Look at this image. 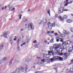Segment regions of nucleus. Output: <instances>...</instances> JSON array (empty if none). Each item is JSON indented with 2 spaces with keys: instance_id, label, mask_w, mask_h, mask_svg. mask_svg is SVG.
<instances>
[{
  "instance_id": "56",
  "label": "nucleus",
  "mask_w": 73,
  "mask_h": 73,
  "mask_svg": "<svg viewBox=\"0 0 73 73\" xmlns=\"http://www.w3.org/2000/svg\"><path fill=\"white\" fill-rule=\"evenodd\" d=\"M38 72H40L39 71L36 72L35 73H38Z\"/></svg>"
},
{
  "instance_id": "57",
  "label": "nucleus",
  "mask_w": 73,
  "mask_h": 73,
  "mask_svg": "<svg viewBox=\"0 0 73 73\" xmlns=\"http://www.w3.org/2000/svg\"><path fill=\"white\" fill-rule=\"evenodd\" d=\"M30 11H31V9H29L28 10V11L29 12H30Z\"/></svg>"
},
{
  "instance_id": "28",
  "label": "nucleus",
  "mask_w": 73,
  "mask_h": 73,
  "mask_svg": "<svg viewBox=\"0 0 73 73\" xmlns=\"http://www.w3.org/2000/svg\"><path fill=\"white\" fill-rule=\"evenodd\" d=\"M54 40V38L52 39L50 41V42H51V43H52V42H54V41L53 40Z\"/></svg>"
},
{
  "instance_id": "17",
  "label": "nucleus",
  "mask_w": 73,
  "mask_h": 73,
  "mask_svg": "<svg viewBox=\"0 0 73 73\" xmlns=\"http://www.w3.org/2000/svg\"><path fill=\"white\" fill-rule=\"evenodd\" d=\"M70 41L69 40H67L65 42V44H68V45H69V44H70Z\"/></svg>"
},
{
  "instance_id": "64",
  "label": "nucleus",
  "mask_w": 73,
  "mask_h": 73,
  "mask_svg": "<svg viewBox=\"0 0 73 73\" xmlns=\"http://www.w3.org/2000/svg\"><path fill=\"white\" fill-rule=\"evenodd\" d=\"M73 60H71V62H73Z\"/></svg>"
},
{
  "instance_id": "21",
  "label": "nucleus",
  "mask_w": 73,
  "mask_h": 73,
  "mask_svg": "<svg viewBox=\"0 0 73 73\" xmlns=\"http://www.w3.org/2000/svg\"><path fill=\"white\" fill-rule=\"evenodd\" d=\"M63 33H64V34H66V35H69V33H70L69 32H66V31L64 30L63 31Z\"/></svg>"
},
{
  "instance_id": "30",
  "label": "nucleus",
  "mask_w": 73,
  "mask_h": 73,
  "mask_svg": "<svg viewBox=\"0 0 73 73\" xmlns=\"http://www.w3.org/2000/svg\"><path fill=\"white\" fill-rule=\"evenodd\" d=\"M3 47H4V45H3V44H2L1 45L0 49H3Z\"/></svg>"
},
{
  "instance_id": "46",
  "label": "nucleus",
  "mask_w": 73,
  "mask_h": 73,
  "mask_svg": "<svg viewBox=\"0 0 73 73\" xmlns=\"http://www.w3.org/2000/svg\"><path fill=\"white\" fill-rule=\"evenodd\" d=\"M55 26V25L54 24H52V27H54Z\"/></svg>"
},
{
  "instance_id": "16",
  "label": "nucleus",
  "mask_w": 73,
  "mask_h": 73,
  "mask_svg": "<svg viewBox=\"0 0 73 73\" xmlns=\"http://www.w3.org/2000/svg\"><path fill=\"white\" fill-rule=\"evenodd\" d=\"M53 50H52L48 51V54H50L51 53H52V55L53 56V55L54 54V53H53Z\"/></svg>"
},
{
  "instance_id": "9",
  "label": "nucleus",
  "mask_w": 73,
  "mask_h": 73,
  "mask_svg": "<svg viewBox=\"0 0 73 73\" xmlns=\"http://www.w3.org/2000/svg\"><path fill=\"white\" fill-rule=\"evenodd\" d=\"M61 45V44H55L53 46L54 48L56 47L58 49L59 48H60V46Z\"/></svg>"
},
{
  "instance_id": "35",
  "label": "nucleus",
  "mask_w": 73,
  "mask_h": 73,
  "mask_svg": "<svg viewBox=\"0 0 73 73\" xmlns=\"http://www.w3.org/2000/svg\"><path fill=\"white\" fill-rule=\"evenodd\" d=\"M67 17L68 16L66 15L64 16L63 17V18H64V19H66V18H67Z\"/></svg>"
},
{
  "instance_id": "26",
  "label": "nucleus",
  "mask_w": 73,
  "mask_h": 73,
  "mask_svg": "<svg viewBox=\"0 0 73 73\" xmlns=\"http://www.w3.org/2000/svg\"><path fill=\"white\" fill-rule=\"evenodd\" d=\"M67 22H68V23H72V21L71 20L69 19L67 20Z\"/></svg>"
},
{
  "instance_id": "27",
  "label": "nucleus",
  "mask_w": 73,
  "mask_h": 73,
  "mask_svg": "<svg viewBox=\"0 0 73 73\" xmlns=\"http://www.w3.org/2000/svg\"><path fill=\"white\" fill-rule=\"evenodd\" d=\"M45 60H46V59H42L41 60V61L42 62H43L44 63V62H45Z\"/></svg>"
},
{
  "instance_id": "12",
  "label": "nucleus",
  "mask_w": 73,
  "mask_h": 73,
  "mask_svg": "<svg viewBox=\"0 0 73 73\" xmlns=\"http://www.w3.org/2000/svg\"><path fill=\"white\" fill-rule=\"evenodd\" d=\"M43 22L44 24H46L48 22L47 21V20H46V19L45 18V17H43Z\"/></svg>"
},
{
  "instance_id": "2",
  "label": "nucleus",
  "mask_w": 73,
  "mask_h": 73,
  "mask_svg": "<svg viewBox=\"0 0 73 73\" xmlns=\"http://www.w3.org/2000/svg\"><path fill=\"white\" fill-rule=\"evenodd\" d=\"M25 27L26 29L30 28L32 30H33L35 28V27L33 24L32 23H29L27 22L25 24Z\"/></svg>"
},
{
  "instance_id": "24",
  "label": "nucleus",
  "mask_w": 73,
  "mask_h": 73,
  "mask_svg": "<svg viewBox=\"0 0 73 73\" xmlns=\"http://www.w3.org/2000/svg\"><path fill=\"white\" fill-rule=\"evenodd\" d=\"M21 38H20L19 39H18V46H19V44L20 42V40H21Z\"/></svg>"
},
{
  "instance_id": "38",
  "label": "nucleus",
  "mask_w": 73,
  "mask_h": 73,
  "mask_svg": "<svg viewBox=\"0 0 73 73\" xmlns=\"http://www.w3.org/2000/svg\"><path fill=\"white\" fill-rule=\"evenodd\" d=\"M16 38H17V37L16 36H15V38L13 40H14L15 41H16Z\"/></svg>"
},
{
  "instance_id": "19",
  "label": "nucleus",
  "mask_w": 73,
  "mask_h": 73,
  "mask_svg": "<svg viewBox=\"0 0 73 73\" xmlns=\"http://www.w3.org/2000/svg\"><path fill=\"white\" fill-rule=\"evenodd\" d=\"M56 40L57 42H58V41H59V40H60V39H61V38H60L59 37H56Z\"/></svg>"
},
{
  "instance_id": "50",
  "label": "nucleus",
  "mask_w": 73,
  "mask_h": 73,
  "mask_svg": "<svg viewBox=\"0 0 73 73\" xmlns=\"http://www.w3.org/2000/svg\"><path fill=\"white\" fill-rule=\"evenodd\" d=\"M61 42H63L64 40H62L61 39V40H60Z\"/></svg>"
},
{
  "instance_id": "63",
  "label": "nucleus",
  "mask_w": 73,
  "mask_h": 73,
  "mask_svg": "<svg viewBox=\"0 0 73 73\" xmlns=\"http://www.w3.org/2000/svg\"><path fill=\"white\" fill-rule=\"evenodd\" d=\"M22 38H24V36H22Z\"/></svg>"
},
{
  "instance_id": "14",
  "label": "nucleus",
  "mask_w": 73,
  "mask_h": 73,
  "mask_svg": "<svg viewBox=\"0 0 73 73\" xmlns=\"http://www.w3.org/2000/svg\"><path fill=\"white\" fill-rule=\"evenodd\" d=\"M13 59H11L10 62H9V64H8V66H10V65H11L12 64V62H13Z\"/></svg>"
},
{
  "instance_id": "43",
  "label": "nucleus",
  "mask_w": 73,
  "mask_h": 73,
  "mask_svg": "<svg viewBox=\"0 0 73 73\" xmlns=\"http://www.w3.org/2000/svg\"><path fill=\"white\" fill-rule=\"evenodd\" d=\"M35 44L37 45L38 46V45H39V42H38Z\"/></svg>"
},
{
  "instance_id": "42",
  "label": "nucleus",
  "mask_w": 73,
  "mask_h": 73,
  "mask_svg": "<svg viewBox=\"0 0 73 73\" xmlns=\"http://www.w3.org/2000/svg\"><path fill=\"white\" fill-rule=\"evenodd\" d=\"M34 43H36L37 42V41L36 40H35L33 42Z\"/></svg>"
},
{
  "instance_id": "40",
  "label": "nucleus",
  "mask_w": 73,
  "mask_h": 73,
  "mask_svg": "<svg viewBox=\"0 0 73 73\" xmlns=\"http://www.w3.org/2000/svg\"><path fill=\"white\" fill-rule=\"evenodd\" d=\"M54 69L55 70V71H56V73H57V68H55Z\"/></svg>"
},
{
  "instance_id": "13",
  "label": "nucleus",
  "mask_w": 73,
  "mask_h": 73,
  "mask_svg": "<svg viewBox=\"0 0 73 73\" xmlns=\"http://www.w3.org/2000/svg\"><path fill=\"white\" fill-rule=\"evenodd\" d=\"M12 37H10L9 40V42L10 43L11 45L12 44Z\"/></svg>"
},
{
  "instance_id": "58",
  "label": "nucleus",
  "mask_w": 73,
  "mask_h": 73,
  "mask_svg": "<svg viewBox=\"0 0 73 73\" xmlns=\"http://www.w3.org/2000/svg\"><path fill=\"white\" fill-rule=\"evenodd\" d=\"M54 32V31H52V32H51V33H53Z\"/></svg>"
},
{
  "instance_id": "5",
  "label": "nucleus",
  "mask_w": 73,
  "mask_h": 73,
  "mask_svg": "<svg viewBox=\"0 0 73 73\" xmlns=\"http://www.w3.org/2000/svg\"><path fill=\"white\" fill-rule=\"evenodd\" d=\"M7 58L6 57H5L3 58V59L1 60H0V64H3V63H4L5 61L6 60V59Z\"/></svg>"
},
{
  "instance_id": "41",
  "label": "nucleus",
  "mask_w": 73,
  "mask_h": 73,
  "mask_svg": "<svg viewBox=\"0 0 73 73\" xmlns=\"http://www.w3.org/2000/svg\"><path fill=\"white\" fill-rule=\"evenodd\" d=\"M21 16H22V15H21L19 17V19H21Z\"/></svg>"
},
{
  "instance_id": "31",
  "label": "nucleus",
  "mask_w": 73,
  "mask_h": 73,
  "mask_svg": "<svg viewBox=\"0 0 73 73\" xmlns=\"http://www.w3.org/2000/svg\"><path fill=\"white\" fill-rule=\"evenodd\" d=\"M70 70L71 72L72 73H73V68H71L70 69Z\"/></svg>"
},
{
  "instance_id": "15",
  "label": "nucleus",
  "mask_w": 73,
  "mask_h": 73,
  "mask_svg": "<svg viewBox=\"0 0 73 73\" xmlns=\"http://www.w3.org/2000/svg\"><path fill=\"white\" fill-rule=\"evenodd\" d=\"M7 32H5L3 34V36L5 38H7Z\"/></svg>"
},
{
  "instance_id": "11",
  "label": "nucleus",
  "mask_w": 73,
  "mask_h": 73,
  "mask_svg": "<svg viewBox=\"0 0 73 73\" xmlns=\"http://www.w3.org/2000/svg\"><path fill=\"white\" fill-rule=\"evenodd\" d=\"M52 27V24L50 23H49L48 24V28L49 29H51Z\"/></svg>"
},
{
  "instance_id": "32",
  "label": "nucleus",
  "mask_w": 73,
  "mask_h": 73,
  "mask_svg": "<svg viewBox=\"0 0 73 73\" xmlns=\"http://www.w3.org/2000/svg\"><path fill=\"white\" fill-rule=\"evenodd\" d=\"M50 50H53V47L50 46Z\"/></svg>"
},
{
  "instance_id": "47",
  "label": "nucleus",
  "mask_w": 73,
  "mask_h": 73,
  "mask_svg": "<svg viewBox=\"0 0 73 73\" xmlns=\"http://www.w3.org/2000/svg\"><path fill=\"white\" fill-rule=\"evenodd\" d=\"M26 44V42H25L23 44V45H25Z\"/></svg>"
},
{
  "instance_id": "62",
  "label": "nucleus",
  "mask_w": 73,
  "mask_h": 73,
  "mask_svg": "<svg viewBox=\"0 0 73 73\" xmlns=\"http://www.w3.org/2000/svg\"><path fill=\"white\" fill-rule=\"evenodd\" d=\"M4 8L3 7V8H2V10H4Z\"/></svg>"
},
{
  "instance_id": "18",
  "label": "nucleus",
  "mask_w": 73,
  "mask_h": 73,
  "mask_svg": "<svg viewBox=\"0 0 73 73\" xmlns=\"http://www.w3.org/2000/svg\"><path fill=\"white\" fill-rule=\"evenodd\" d=\"M58 19H59L60 21H63L64 20V18H62V17L61 16H59L58 17Z\"/></svg>"
},
{
  "instance_id": "36",
  "label": "nucleus",
  "mask_w": 73,
  "mask_h": 73,
  "mask_svg": "<svg viewBox=\"0 0 73 73\" xmlns=\"http://www.w3.org/2000/svg\"><path fill=\"white\" fill-rule=\"evenodd\" d=\"M30 40V39H27L26 40V42L27 43H28L29 42V41Z\"/></svg>"
},
{
  "instance_id": "4",
  "label": "nucleus",
  "mask_w": 73,
  "mask_h": 73,
  "mask_svg": "<svg viewBox=\"0 0 73 73\" xmlns=\"http://www.w3.org/2000/svg\"><path fill=\"white\" fill-rule=\"evenodd\" d=\"M60 56H63V59L66 60V59L68 57V54L67 53H63L61 52L60 54Z\"/></svg>"
},
{
  "instance_id": "33",
  "label": "nucleus",
  "mask_w": 73,
  "mask_h": 73,
  "mask_svg": "<svg viewBox=\"0 0 73 73\" xmlns=\"http://www.w3.org/2000/svg\"><path fill=\"white\" fill-rule=\"evenodd\" d=\"M59 51L60 52H62V48H60L59 49Z\"/></svg>"
},
{
  "instance_id": "59",
  "label": "nucleus",
  "mask_w": 73,
  "mask_h": 73,
  "mask_svg": "<svg viewBox=\"0 0 73 73\" xmlns=\"http://www.w3.org/2000/svg\"><path fill=\"white\" fill-rule=\"evenodd\" d=\"M66 2H68V1H69V0H66Z\"/></svg>"
},
{
  "instance_id": "54",
  "label": "nucleus",
  "mask_w": 73,
  "mask_h": 73,
  "mask_svg": "<svg viewBox=\"0 0 73 73\" xmlns=\"http://www.w3.org/2000/svg\"><path fill=\"white\" fill-rule=\"evenodd\" d=\"M7 8V6H5V9L6 8Z\"/></svg>"
},
{
  "instance_id": "44",
  "label": "nucleus",
  "mask_w": 73,
  "mask_h": 73,
  "mask_svg": "<svg viewBox=\"0 0 73 73\" xmlns=\"http://www.w3.org/2000/svg\"><path fill=\"white\" fill-rule=\"evenodd\" d=\"M69 11V10L67 9H65L64 10V11Z\"/></svg>"
},
{
  "instance_id": "6",
  "label": "nucleus",
  "mask_w": 73,
  "mask_h": 73,
  "mask_svg": "<svg viewBox=\"0 0 73 73\" xmlns=\"http://www.w3.org/2000/svg\"><path fill=\"white\" fill-rule=\"evenodd\" d=\"M64 10V8L62 7H61L58 10V13H61L63 12Z\"/></svg>"
},
{
  "instance_id": "34",
  "label": "nucleus",
  "mask_w": 73,
  "mask_h": 73,
  "mask_svg": "<svg viewBox=\"0 0 73 73\" xmlns=\"http://www.w3.org/2000/svg\"><path fill=\"white\" fill-rule=\"evenodd\" d=\"M34 46V47H35L36 48H38V46L36 45V44H35Z\"/></svg>"
},
{
  "instance_id": "29",
  "label": "nucleus",
  "mask_w": 73,
  "mask_h": 73,
  "mask_svg": "<svg viewBox=\"0 0 73 73\" xmlns=\"http://www.w3.org/2000/svg\"><path fill=\"white\" fill-rule=\"evenodd\" d=\"M47 13L48 14L49 16H50V10L49 9H48Z\"/></svg>"
},
{
  "instance_id": "10",
  "label": "nucleus",
  "mask_w": 73,
  "mask_h": 73,
  "mask_svg": "<svg viewBox=\"0 0 73 73\" xmlns=\"http://www.w3.org/2000/svg\"><path fill=\"white\" fill-rule=\"evenodd\" d=\"M15 62L16 63H19L20 62V59L19 58H17L16 59Z\"/></svg>"
},
{
  "instance_id": "61",
  "label": "nucleus",
  "mask_w": 73,
  "mask_h": 73,
  "mask_svg": "<svg viewBox=\"0 0 73 73\" xmlns=\"http://www.w3.org/2000/svg\"><path fill=\"white\" fill-rule=\"evenodd\" d=\"M10 9H11V8H10L9 9V11H11V10H10Z\"/></svg>"
},
{
  "instance_id": "37",
  "label": "nucleus",
  "mask_w": 73,
  "mask_h": 73,
  "mask_svg": "<svg viewBox=\"0 0 73 73\" xmlns=\"http://www.w3.org/2000/svg\"><path fill=\"white\" fill-rule=\"evenodd\" d=\"M70 30H71V32H73V27H72L71 28Z\"/></svg>"
},
{
  "instance_id": "25",
  "label": "nucleus",
  "mask_w": 73,
  "mask_h": 73,
  "mask_svg": "<svg viewBox=\"0 0 73 73\" xmlns=\"http://www.w3.org/2000/svg\"><path fill=\"white\" fill-rule=\"evenodd\" d=\"M65 46V44L64 43H63L61 45V46L62 48H64V46Z\"/></svg>"
},
{
  "instance_id": "20",
  "label": "nucleus",
  "mask_w": 73,
  "mask_h": 73,
  "mask_svg": "<svg viewBox=\"0 0 73 73\" xmlns=\"http://www.w3.org/2000/svg\"><path fill=\"white\" fill-rule=\"evenodd\" d=\"M42 21H41V20H39L38 21V23L39 24H41V23H42Z\"/></svg>"
},
{
  "instance_id": "49",
  "label": "nucleus",
  "mask_w": 73,
  "mask_h": 73,
  "mask_svg": "<svg viewBox=\"0 0 73 73\" xmlns=\"http://www.w3.org/2000/svg\"><path fill=\"white\" fill-rule=\"evenodd\" d=\"M47 33L48 34H49V33H50V31H48Z\"/></svg>"
},
{
  "instance_id": "23",
  "label": "nucleus",
  "mask_w": 73,
  "mask_h": 73,
  "mask_svg": "<svg viewBox=\"0 0 73 73\" xmlns=\"http://www.w3.org/2000/svg\"><path fill=\"white\" fill-rule=\"evenodd\" d=\"M7 7H9V8H11L12 7V5L11 3H10L8 6Z\"/></svg>"
},
{
  "instance_id": "1",
  "label": "nucleus",
  "mask_w": 73,
  "mask_h": 73,
  "mask_svg": "<svg viewBox=\"0 0 73 73\" xmlns=\"http://www.w3.org/2000/svg\"><path fill=\"white\" fill-rule=\"evenodd\" d=\"M28 69V65L27 64H26L25 67L24 68V67H19L16 69V71H15V73H22V72H27Z\"/></svg>"
},
{
  "instance_id": "53",
  "label": "nucleus",
  "mask_w": 73,
  "mask_h": 73,
  "mask_svg": "<svg viewBox=\"0 0 73 73\" xmlns=\"http://www.w3.org/2000/svg\"><path fill=\"white\" fill-rule=\"evenodd\" d=\"M55 34L56 36H57V35H58V34H57V33H55Z\"/></svg>"
},
{
  "instance_id": "8",
  "label": "nucleus",
  "mask_w": 73,
  "mask_h": 73,
  "mask_svg": "<svg viewBox=\"0 0 73 73\" xmlns=\"http://www.w3.org/2000/svg\"><path fill=\"white\" fill-rule=\"evenodd\" d=\"M45 56L47 58H49L50 57V54H47V55H46V54H43V57L44 58V57H45Z\"/></svg>"
},
{
  "instance_id": "52",
  "label": "nucleus",
  "mask_w": 73,
  "mask_h": 73,
  "mask_svg": "<svg viewBox=\"0 0 73 73\" xmlns=\"http://www.w3.org/2000/svg\"><path fill=\"white\" fill-rule=\"evenodd\" d=\"M44 42H46V43H47L48 42H47V40H45L44 41Z\"/></svg>"
},
{
  "instance_id": "51",
  "label": "nucleus",
  "mask_w": 73,
  "mask_h": 73,
  "mask_svg": "<svg viewBox=\"0 0 73 73\" xmlns=\"http://www.w3.org/2000/svg\"><path fill=\"white\" fill-rule=\"evenodd\" d=\"M58 16V15L57 14H55V17H57Z\"/></svg>"
},
{
  "instance_id": "39",
  "label": "nucleus",
  "mask_w": 73,
  "mask_h": 73,
  "mask_svg": "<svg viewBox=\"0 0 73 73\" xmlns=\"http://www.w3.org/2000/svg\"><path fill=\"white\" fill-rule=\"evenodd\" d=\"M69 4V3H67L65 4L64 6H67V5H68Z\"/></svg>"
},
{
  "instance_id": "48",
  "label": "nucleus",
  "mask_w": 73,
  "mask_h": 73,
  "mask_svg": "<svg viewBox=\"0 0 73 73\" xmlns=\"http://www.w3.org/2000/svg\"><path fill=\"white\" fill-rule=\"evenodd\" d=\"M67 3H68V4H71V3H73V1H72L71 2H67Z\"/></svg>"
},
{
  "instance_id": "55",
  "label": "nucleus",
  "mask_w": 73,
  "mask_h": 73,
  "mask_svg": "<svg viewBox=\"0 0 73 73\" xmlns=\"http://www.w3.org/2000/svg\"><path fill=\"white\" fill-rule=\"evenodd\" d=\"M64 50H65V49H64V48L62 49V51H64Z\"/></svg>"
},
{
  "instance_id": "3",
  "label": "nucleus",
  "mask_w": 73,
  "mask_h": 73,
  "mask_svg": "<svg viewBox=\"0 0 73 73\" xmlns=\"http://www.w3.org/2000/svg\"><path fill=\"white\" fill-rule=\"evenodd\" d=\"M57 60H59L60 61H63V58L58 56H55L53 58L50 59L52 62H53L54 61H57Z\"/></svg>"
},
{
  "instance_id": "45",
  "label": "nucleus",
  "mask_w": 73,
  "mask_h": 73,
  "mask_svg": "<svg viewBox=\"0 0 73 73\" xmlns=\"http://www.w3.org/2000/svg\"><path fill=\"white\" fill-rule=\"evenodd\" d=\"M15 8H14L11 11H15Z\"/></svg>"
},
{
  "instance_id": "7",
  "label": "nucleus",
  "mask_w": 73,
  "mask_h": 73,
  "mask_svg": "<svg viewBox=\"0 0 73 73\" xmlns=\"http://www.w3.org/2000/svg\"><path fill=\"white\" fill-rule=\"evenodd\" d=\"M58 48L56 47H55L54 48V52H55V53H56L57 54H58L59 53L58 52H57L58 51Z\"/></svg>"
},
{
  "instance_id": "22",
  "label": "nucleus",
  "mask_w": 73,
  "mask_h": 73,
  "mask_svg": "<svg viewBox=\"0 0 73 73\" xmlns=\"http://www.w3.org/2000/svg\"><path fill=\"white\" fill-rule=\"evenodd\" d=\"M31 61V60L29 59V58H27L26 59L25 61L26 62H29Z\"/></svg>"
},
{
  "instance_id": "60",
  "label": "nucleus",
  "mask_w": 73,
  "mask_h": 73,
  "mask_svg": "<svg viewBox=\"0 0 73 73\" xmlns=\"http://www.w3.org/2000/svg\"><path fill=\"white\" fill-rule=\"evenodd\" d=\"M21 31H23V29H21Z\"/></svg>"
}]
</instances>
